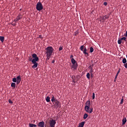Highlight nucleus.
Returning a JSON list of instances; mask_svg holds the SVG:
<instances>
[{"instance_id": "nucleus-1", "label": "nucleus", "mask_w": 127, "mask_h": 127, "mask_svg": "<svg viewBox=\"0 0 127 127\" xmlns=\"http://www.w3.org/2000/svg\"><path fill=\"white\" fill-rule=\"evenodd\" d=\"M32 56L34 59L32 60V58L30 57L29 58V60L30 61H32V63L34 64V65H32V68H36L37 66H38V63L37 62L39 61V58L37 57V55H36V54H33Z\"/></svg>"}, {"instance_id": "nucleus-2", "label": "nucleus", "mask_w": 127, "mask_h": 127, "mask_svg": "<svg viewBox=\"0 0 127 127\" xmlns=\"http://www.w3.org/2000/svg\"><path fill=\"white\" fill-rule=\"evenodd\" d=\"M46 54L48 60L50 59V56H52V53L54 51V49L52 47H48L46 49Z\"/></svg>"}, {"instance_id": "nucleus-3", "label": "nucleus", "mask_w": 127, "mask_h": 127, "mask_svg": "<svg viewBox=\"0 0 127 127\" xmlns=\"http://www.w3.org/2000/svg\"><path fill=\"white\" fill-rule=\"evenodd\" d=\"M71 62L72 64V68L76 70V69H77V67H78V63L77 62H76V60H75L74 58L71 59Z\"/></svg>"}, {"instance_id": "nucleus-4", "label": "nucleus", "mask_w": 127, "mask_h": 127, "mask_svg": "<svg viewBox=\"0 0 127 127\" xmlns=\"http://www.w3.org/2000/svg\"><path fill=\"white\" fill-rule=\"evenodd\" d=\"M36 8L37 10H39V11L42 10V9H43V6L42 5V3L40 2L37 3Z\"/></svg>"}, {"instance_id": "nucleus-5", "label": "nucleus", "mask_w": 127, "mask_h": 127, "mask_svg": "<svg viewBox=\"0 0 127 127\" xmlns=\"http://www.w3.org/2000/svg\"><path fill=\"white\" fill-rule=\"evenodd\" d=\"M80 50L83 52V53L84 54L85 56H89V54L87 53V48H84V46H81L80 48Z\"/></svg>"}, {"instance_id": "nucleus-6", "label": "nucleus", "mask_w": 127, "mask_h": 127, "mask_svg": "<svg viewBox=\"0 0 127 127\" xmlns=\"http://www.w3.org/2000/svg\"><path fill=\"white\" fill-rule=\"evenodd\" d=\"M90 106H85L84 109L86 113L92 114L93 113V108H90Z\"/></svg>"}, {"instance_id": "nucleus-7", "label": "nucleus", "mask_w": 127, "mask_h": 127, "mask_svg": "<svg viewBox=\"0 0 127 127\" xmlns=\"http://www.w3.org/2000/svg\"><path fill=\"white\" fill-rule=\"evenodd\" d=\"M49 124L51 127H55V125H56V120L53 119L50 120Z\"/></svg>"}, {"instance_id": "nucleus-8", "label": "nucleus", "mask_w": 127, "mask_h": 127, "mask_svg": "<svg viewBox=\"0 0 127 127\" xmlns=\"http://www.w3.org/2000/svg\"><path fill=\"white\" fill-rule=\"evenodd\" d=\"M55 103V106H56L57 108L60 109L61 108V104L60 103V102H59L58 100H57Z\"/></svg>"}, {"instance_id": "nucleus-9", "label": "nucleus", "mask_w": 127, "mask_h": 127, "mask_svg": "<svg viewBox=\"0 0 127 127\" xmlns=\"http://www.w3.org/2000/svg\"><path fill=\"white\" fill-rule=\"evenodd\" d=\"M16 79L17 80L16 84L17 85H18V84L20 83V81H21V77H20V75L17 76Z\"/></svg>"}, {"instance_id": "nucleus-10", "label": "nucleus", "mask_w": 127, "mask_h": 127, "mask_svg": "<svg viewBox=\"0 0 127 127\" xmlns=\"http://www.w3.org/2000/svg\"><path fill=\"white\" fill-rule=\"evenodd\" d=\"M44 125H45V123H44V122L42 121V122H40V123H39L38 126L39 127H44Z\"/></svg>"}, {"instance_id": "nucleus-11", "label": "nucleus", "mask_w": 127, "mask_h": 127, "mask_svg": "<svg viewBox=\"0 0 127 127\" xmlns=\"http://www.w3.org/2000/svg\"><path fill=\"white\" fill-rule=\"evenodd\" d=\"M126 123H127V118L126 117H124L122 120V126H124V125H126Z\"/></svg>"}, {"instance_id": "nucleus-12", "label": "nucleus", "mask_w": 127, "mask_h": 127, "mask_svg": "<svg viewBox=\"0 0 127 127\" xmlns=\"http://www.w3.org/2000/svg\"><path fill=\"white\" fill-rule=\"evenodd\" d=\"M91 106V101H87L85 103V107H90Z\"/></svg>"}, {"instance_id": "nucleus-13", "label": "nucleus", "mask_w": 127, "mask_h": 127, "mask_svg": "<svg viewBox=\"0 0 127 127\" xmlns=\"http://www.w3.org/2000/svg\"><path fill=\"white\" fill-rule=\"evenodd\" d=\"M51 101H52L53 104H54V103H55L56 101H57V100L56 99H55V97H54V96H53L51 98Z\"/></svg>"}, {"instance_id": "nucleus-14", "label": "nucleus", "mask_w": 127, "mask_h": 127, "mask_svg": "<svg viewBox=\"0 0 127 127\" xmlns=\"http://www.w3.org/2000/svg\"><path fill=\"white\" fill-rule=\"evenodd\" d=\"M84 125H85V122H82L79 124L78 127H84Z\"/></svg>"}, {"instance_id": "nucleus-15", "label": "nucleus", "mask_w": 127, "mask_h": 127, "mask_svg": "<svg viewBox=\"0 0 127 127\" xmlns=\"http://www.w3.org/2000/svg\"><path fill=\"white\" fill-rule=\"evenodd\" d=\"M102 18L103 20V21H105V20H106V19H108V18H109V16L105 15V16H103V17H102Z\"/></svg>"}, {"instance_id": "nucleus-16", "label": "nucleus", "mask_w": 127, "mask_h": 127, "mask_svg": "<svg viewBox=\"0 0 127 127\" xmlns=\"http://www.w3.org/2000/svg\"><path fill=\"white\" fill-rule=\"evenodd\" d=\"M29 126L30 127H37V126H36V125L35 124H29Z\"/></svg>"}, {"instance_id": "nucleus-17", "label": "nucleus", "mask_w": 127, "mask_h": 127, "mask_svg": "<svg viewBox=\"0 0 127 127\" xmlns=\"http://www.w3.org/2000/svg\"><path fill=\"white\" fill-rule=\"evenodd\" d=\"M15 86H16V84H15V83L12 82L11 84V87L13 88V89H14V88H15Z\"/></svg>"}, {"instance_id": "nucleus-18", "label": "nucleus", "mask_w": 127, "mask_h": 127, "mask_svg": "<svg viewBox=\"0 0 127 127\" xmlns=\"http://www.w3.org/2000/svg\"><path fill=\"white\" fill-rule=\"evenodd\" d=\"M46 101L47 103H49L50 102V97L47 96L46 98Z\"/></svg>"}, {"instance_id": "nucleus-19", "label": "nucleus", "mask_w": 127, "mask_h": 127, "mask_svg": "<svg viewBox=\"0 0 127 127\" xmlns=\"http://www.w3.org/2000/svg\"><path fill=\"white\" fill-rule=\"evenodd\" d=\"M0 40L1 42H3L4 41V37L0 36Z\"/></svg>"}, {"instance_id": "nucleus-20", "label": "nucleus", "mask_w": 127, "mask_h": 127, "mask_svg": "<svg viewBox=\"0 0 127 127\" xmlns=\"http://www.w3.org/2000/svg\"><path fill=\"white\" fill-rule=\"evenodd\" d=\"M88 114H87V113L84 114V116H83V119L84 120H86V119H87V118H88Z\"/></svg>"}, {"instance_id": "nucleus-21", "label": "nucleus", "mask_w": 127, "mask_h": 127, "mask_svg": "<svg viewBox=\"0 0 127 127\" xmlns=\"http://www.w3.org/2000/svg\"><path fill=\"white\" fill-rule=\"evenodd\" d=\"M122 62L124 64H126V63H127V59L126 58L123 59Z\"/></svg>"}, {"instance_id": "nucleus-22", "label": "nucleus", "mask_w": 127, "mask_h": 127, "mask_svg": "<svg viewBox=\"0 0 127 127\" xmlns=\"http://www.w3.org/2000/svg\"><path fill=\"white\" fill-rule=\"evenodd\" d=\"M12 82H14V83H16V82H17L16 78L14 77L12 78Z\"/></svg>"}, {"instance_id": "nucleus-23", "label": "nucleus", "mask_w": 127, "mask_h": 127, "mask_svg": "<svg viewBox=\"0 0 127 127\" xmlns=\"http://www.w3.org/2000/svg\"><path fill=\"white\" fill-rule=\"evenodd\" d=\"M90 53H93L94 52V48L93 47H90Z\"/></svg>"}, {"instance_id": "nucleus-24", "label": "nucleus", "mask_w": 127, "mask_h": 127, "mask_svg": "<svg viewBox=\"0 0 127 127\" xmlns=\"http://www.w3.org/2000/svg\"><path fill=\"white\" fill-rule=\"evenodd\" d=\"M20 19H21V17H20L19 16H18L16 17V21H18V20H20Z\"/></svg>"}, {"instance_id": "nucleus-25", "label": "nucleus", "mask_w": 127, "mask_h": 127, "mask_svg": "<svg viewBox=\"0 0 127 127\" xmlns=\"http://www.w3.org/2000/svg\"><path fill=\"white\" fill-rule=\"evenodd\" d=\"M90 73H87V74H86V77L87 78V79H90Z\"/></svg>"}, {"instance_id": "nucleus-26", "label": "nucleus", "mask_w": 127, "mask_h": 127, "mask_svg": "<svg viewBox=\"0 0 127 127\" xmlns=\"http://www.w3.org/2000/svg\"><path fill=\"white\" fill-rule=\"evenodd\" d=\"M118 44H122V40L121 39L118 40Z\"/></svg>"}, {"instance_id": "nucleus-27", "label": "nucleus", "mask_w": 127, "mask_h": 127, "mask_svg": "<svg viewBox=\"0 0 127 127\" xmlns=\"http://www.w3.org/2000/svg\"><path fill=\"white\" fill-rule=\"evenodd\" d=\"M121 40H124L125 41H127V38L126 37H123L120 39Z\"/></svg>"}, {"instance_id": "nucleus-28", "label": "nucleus", "mask_w": 127, "mask_h": 127, "mask_svg": "<svg viewBox=\"0 0 127 127\" xmlns=\"http://www.w3.org/2000/svg\"><path fill=\"white\" fill-rule=\"evenodd\" d=\"M123 103H124V99L122 98V99H121V102H120V104L123 105Z\"/></svg>"}, {"instance_id": "nucleus-29", "label": "nucleus", "mask_w": 127, "mask_h": 127, "mask_svg": "<svg viewBox=\"0 0 127 127\" xmlns=\"http://www.w3.org/2000/svg\"><path fill=\"white\" fill-rule=\"evenodd\" d=\"M62 50H63V47H60V48L59 49V51H61Z\"/></svg>"}, {"instance_id": "nucleus-30", "label": "nucleus", "mask_w": 127, "mask_h": 127, "mask_svg": "<svg viewBox=\"0 0 127 127\" xmlns=\"http://www.w3.org/2000/svg\"><path fill=\"white\" fill-rule=\"evenodd\" d=\"M93 67H94V64H92L91 65L89 66V68H90V69H93Z\"/></svg>"}, {"instance_id": "nucleus-31", "label": "nucleus", "mask_w": 127, "mask_h": 127, "mask_svg": "<svg viewBox=\"0 0 127 127\" xmlns=\"http://www.w3.org/2000/svg\"><path fill=\"white\" fill-rule=\"evenodd\" d=\"M92 99L93 100L95 99V93H93Z\"/></svg>"}, {"instance_id": "nucleus-32", "label": "nucleus", "mask_w": 127, "mask_h": 127, "mask_svg": "<svg viewBox=\"0 0 127 127\" xmlns=\"http://www.w3.org/2000/svg\"><path fill=\"white\" fill-rule=\"evenodd\" d=\"M8 102H9V104H13V102H12L11 101V100H10V99H9V100H8Z\"/></svg>"}, {"instance_id": "nucleus-33", "label": "nucleus", "mask_w": 127, "mask_h": 127, "mask_svg": "<svg viewBox=\"0 0 127 127\" xmlns=\"http://www.w3.org/2000/svg\"><path fill=\"white\" fill-rule=\"evenodd\" d=\"M117 78H118V76L117 75H116V76L115 77V79H114V82H116V81H117Z\"/></svg>"}, {"instance_id": "nucleus-34", "label": "nucleus", "mask_w": 127, "mask_h": 127, "mask_svg": "<svg viewBox=\"0 0 127 127\" xmlns=\"http://www.w3.org/2000/svg\"><path fill=\"white\" fill-rule=\"evenodd\" d=\"M124 66H125V68H126L127 69V63L125 64Z\"/></svg>"}, {"instance_id": "nucleus-35", "label": "nucleus", "mask_w": 127, "mask_h": 127, "mask_svg": "<svg viewBox=\"0 0 127 127\" xmlns=\"http://www.w3.org/2000/svg\"><path fill=\"white\" fill-rule=\"evenodd\" d=\"M93 71V68H90V73L91 74H92Z\"/></svg>"}, {"instance_id": "nucleus-36", "label": "nucleus", "mask_w": 127, "mask_h": 127, "mask_svg": "<svg viewBox=\"0 0 127 127\" xmlns=\"http://www.w3.org/2000/svg\"><path fill=\"white\" fill-rule=\"evenodd\" d=\"M103 4L104 5H107L108 4V3L107 2H104Z\"/></svg>"}, {"instance_id": "nucleus-37", "label": "nucleus", "mask_w": 127, "mask_h": 127, "mask_svg": "<svg viewBox=\"0 0 127 127\" xmlns=\"http://www.w3.org/2000/svg\"><path fill=\"white\" fill-rule=\"evenodd\" d=\"M73 55H71L70 56V59H72V58H73Z\"/></svg>"}, {"instance_id": "nucleus-38", "label": "nucleus", "mask_w": 127, "mask_h": 127, "mask_svg": "<svg viewBox=\"0 0 127 127\" xmlns=\"http://www.w3.org/2000/svg\"><path fill=\"white\" fill-rule=\"evenodd\" d=\"M120 72H121V68H119V69L118 70L117 73H120Z\"/></svg>"}, {"instance_id": "nucleus-39", "label": "nucleus", "mask_w": 127, "mask_h": 127, "mask_svg": "<svg viewBox=\"0 0 127 127\" xmlns=\"http://www.w3.org/2000/svg\"><path fill=\"white\" fill-rule=\"evenodd\" d=\"M72 82L73 83H76V81H75V79H72Z\"/></svg>"}, {"instance_id": "nucleus-40", "label": "nucleus", "mask_w": 127, "mask_h": 127, "mask_svg": "<svg viewBox=\"0 0 127 127\" xmlns=\"http://www.w3.org/2000/svg\"><path fill=\"white\" fill-rule=\"evenodd\" d=\"M15 24H16V23H14L12 24V25H13L14 26V25H15Z\"/></svg>"}, {"instance_id": "nucleus-41", "label": "nucleus", "mask_w": 127, "mask_h": 127, "mask_svg": "<svg viewBox=\"0 0 127 127\" xmlns=\"http://www.w3.org/2000/svg\"><path fill=\"white\" fill-rule=\"evenodd\" d=\"M91 78H93V73H91Z\"/></svg>"}, {"instance_id": "nucleus-42", "label": "nucleus", "mask_w": 127, "mask_h": 127, "mask_svg": "<svg viewBox=\"0 0 127 127\" xmlns=\"http://www.w3.org/2000/svg\"><path fill=\"white\" fill-rule=\"evenodd\" d=\"M55 62V61L54 60H53L52 62V63H54Z\"/></svg>"}, {"instance_id": "nucleus-43", "label": "nucleus", "mask_w": 127, "mask_h": 127, "mask_svg": "<svg viewBox=\"0 0 127 127\" xmlns=\"http://www.w3.org/2000/svg\"><path fill=\"white\" fill-rule=\"evenodd\" d=\"M119 73L117 72V73L116 76H119Z\"/></svg>"}, {"instance_id": "nucleus-44", "label": "nucleus", "mask_w": 127, "mask_h": 127, "mask_svg": "<svg viewBox=\"0 0 127 127\" xmlns=\"http://www.w3.org/2000/svg\"><path fill=\"white\" fill-rule=\"evenodd\" d=\"M14 21H15V22H17V21H16V19L14 20Z\"/></svg>"}, {"instance_id": "nucleus-45", "label": "nucleus", "mask_w": 127, "mask_h": 127, "mask_svg": "<svg viewBox=\"0 0 127 127\" xmlns=\"http://www.w3.org/2000/svg\"><path fill=\"white\" fill-rule=\"evenodd\" d=\"M78 34V32L75 33V35H77Z\"/></svg>"}]
</instances>
